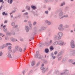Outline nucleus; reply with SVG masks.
<instances>
[{
    "label": "nucleus",
    "mask_w": 75,
    "mask_h": 75,
    "mask_svg": "<svg viewBox=\"0 0 75 75\" xmlns=\"http://www.w3.org/2000/svg\"><path fill=\"white\" fill-rule=\"evenodd\" d=\"M59 59H61V58H59L58 59V60H59Z\"/></svg>",
    "instance_id": "bf43d9fd"
},
{
    "label": "nucleus",
    "mask_w": 75,
    "mask_h": 75,
    "mask_svg": "<svg viewBox=\"0 0 75 75\" xmlns=\"http://www.w3.org/2000/svg\"><path fill=\"white\" fill-rule=\"evenodd\" d=\"M6 27V25H4L3 26V28H4V27Z\"/></svg>",
    "instance_id": "a18cd8bd"
},
{
    "label": "nucleus",
    "mask_w": 75,
    "mask_h": 75,
    "mask_svg": "<svg viewBox=\"0 0 75 75\" xmlns=\"http://www.w3.org/2000/svg\"><path fill=\"white\" fill-rule=\"evenodd\" d=\"M11 17H13V15H12Z\"/></svg>",
    "instance_id": "680f3d73"
},
{
    "label": "nucleus",
    "mask_w": 75,
    "mask_h": 75,
    "mask_svg": "<svg viewBox=\"0 0 75 75\" xmlns=\"http://www.w3.org/2000/svg\"><path fill=\"white\" fill-rule=\"evenodd\" d=\"M31 8H33V9H35L36 8V7L35 6H33V5H32L31 6Z\"/></svg>",
    "instance_id": "ddd939ff"
},
{
    "label": "nucleus",
    "mask_w": 75,
    "mask_h": 75,
    "mask_svg": "<svg viewBox=\"0 0 75 75\" xmlns=\"http://www.w3.org/2000/svg\"><path fill=\"white\" fill-rule=\"evenodd\" d=\"M40 64V62H38L37 64V65H38Z\"/></svg>",
    "instance_id": "2f4dec72"
},
{
    "label": "nucleus",
    "mask_w": 75,
    "mask_h": 75,
    "mask_svg": "<svg viewBox=\"0 0 75 75\" xmlns=\"http://www.w3.org/2000/svg\"><path fill=\"white\" fill-rule=\"evenodd\" d=\"M51 10V8H50L49 9V10Z\"/></svg>",
    "instance_id": "052dcab7"
},
{
    "label": "nucleus",
    "mask_w": 75,
    "mask_h": 75,
    "mask_svg": "<svg viewBox=\"0 0 75 75\" xmlns=\"http://www.w3.org/2000/svg\"><path fill=\"white\" fill-rule=\"evenodd\" d=\"M9 2H10V0H8V3H9Z\"/></svg>",
    "instance_id": "6e6d98bb"
},
{
    "label": "nucleus",
    "mask_w": 75,
    "mask_h": 75,
    "mask_svg": "<svg viewBox=\"0 0 75 75\" xmlns=\"http://www.w3.org/2000/svg\"><path fill=\"white\" fill-rule=\"evenodd\" d=\"M36 24V22H34L33 23V25H35Z\"/></svg>",
    "instance_id": "a19ab883"
},
{
    "label": "nucleus",
    "mask_w": 75,
    "mask_h": 75,
    "mask_svg": "<svg viewBox=\"0 0 75 75\" xmlns=\"http://www.w3.org/2000/svg\"><path fill=\"white\" fill-rule=\"evenodd\" d=\"M1 26L2 27V26H3V24H2V25H1Z\"/></svg>",
    "instance_id": "69168bd1"
},
{
    "label": "nucleus",
    "mask_w": 75,
    "mask_h": 75,
    "mask_svg": "<svg viewBox=\"0 0 75 75\" xmlns=\"http://www.w3.org/2000/svg\"><path fill=\"white\" fill-rule=\"evenodd\" d=\"M11 45V44L10 43H7L6 44L5 47H7V46L8 45Z\"/></svg>",
    "instance_id": "423d86ee"
},
{
    "label": "nucleus",
    "mask_w": 75,
    "mask_h": 75,
    "mask_svg": "<svg viewBox=\"0 0 75 75\" xmlns=\"http://www.w3.org/2000/svg\"><path fill=\"white\" fill-rule=\"evenodd\" d=\"M25 29L27 32H28L29 31V29H28V26H26Z\"/></svg>",
    "instance_id": "6e6552de"
},
{
    "label": "nucleus",
    "mask_w": 75,
    "mask_h": 75,
    "mask_svg": "<svg viewBox=\"0 0 75 75\" xmlns=\"http://www.w3.org/2000/svg\"><path fill=\"white\" fill-rule=\"evenodd\" d=\"M7 38H5V40H7Z\"/></svg>",
    "instance_id": "0e129e2a"
},
{
    "label": "nucleus",
    "mask_w": 75,
    "mask_h": 75,
    "mask_svg": "<svg viewBox=\"0 0 75 75\" xmlns=\"http://www.w3.org/2000/svg\"><path fill=\"white\" fill-rule=\"evenodd\" d=\"M3 30H4V31H5V30H4V29H3Z\"/></svg>",
    "instance_id": "774afa93"
},
{
    "label": "nucleus",
    "mask_w": 75,
    "mask_h": 75,
    "mask_svg": "<svg viewBox=\"0 0 75 75\" xmlns=\"http://www.w3.org/2000/svg\"><path fill=\"white\" fill-rule=\"evenodd\" d=\"M2 7H3V6H1L0 7V10H1V9L2 8Z\"/></svg>",
    "instance_id": "c9c22d12"
},
{
    "label": "nucleus",
    "mask_w": 75,
    "mask_h": 75,
    "mask_svg": "<svg viewBox=\"0 0 75 75\" xmlns=\"http://www.w3.org/2000/svg\"><path fill=\"white\" fill-rule=\"evenodd\" d=\"M71 33H72L73 32V31L72 30H71Z\"/></svg>",
    "instance_id": "4d7b16f0"
},
{
    "label": "nucleus",
    "mask_w": 75,
    "mask_h": 75,
    "mask_svg": "<svg viewBox=\"0 0 75 75\" xmlns=\"http://www.w3.org/2000/svg\"><path fill=\"white\" fill-rule=\"evenodd\" d=\"M52 57L53 58V59H55L56 58L55 56H54V57L52 56Z\"/></svg>",
    "instance_id": "f704fd0d"
},
{
    "label": "nucleus",
    "mask_w": 75,
    "mask_h": 75,
    "mask_svg": "<svg viewBox=\"0 0 75 75\" xmlns=\"http://www.w3.org/2000/svg\"><path fill=\"white\" fill-rule=\"evenodd\" d=\"M24 21L25 22H27V21L26 20H25Z\"/></svg>",
    "instance_id": "8fccbe9b"
},
{
    "label": "nucleus",
    "mask_w": 75,
    "mask_h": 75,
    "mask_svg": "<svg viewBox=\"0 0 75 75\" xmlns=\"http://www.w3.org/2000/svg\"><path fill=\"white\" fill-rule=\"evenodd\" d=\"M67 72H69V71H68L67 70L64 71V72H66V73H67Z\"/></svg>",
    "instance_id": "72a5a7b5"
},
{
    "label": "nucleus",
    "mask_w": 75,
    "mask_h": 75,
    "mask_svg": "<svg viewBox=\"0 0 75 75\" xmlns=\"http://www.w3.org/2000/svg\"><path fill=\"white\" fill-rule=\"evenodd\" d=\"M25 15H28V13L27 12L25 13Z\"/></svg>",
    "instance_id": "58836bf2"
},
{
    "label": "nucleus",
    "mask_w": 75,
    "mask_h": 75,
    "mask_svg": "<svg viewBox=\"0 0 75 75\" xmlns=\"http://www.w3.org/2000/svg\"><path fill=\"white\" fill-rule=\"evenodd\" d=\"M13 2V0H10V2H9L10 4H11Z\"/></svg>",
    "instance_id": "b1692460"
},
{
    "label": "nucleus",
    "mask_w": 75,
    "mask_h": 75,
    "mask_svg": "<svg viewBox=\"0 0 75 75\" xmlns=\"http://www.w3.org/2000/svg\"><path fill=\"white\" fill-rule=\"evenodd\" d=\"M41 69L42 70H43V72H44V69H46V68H44V67H41Z\"/></svg>",
    "instance_id": "4468645a"
},
{
    "label": "nucleus",
    "mask_w": 75,
    "mask_h": 75,
    "mask_svg": "<svg viewBox=\"0 0 75 75\" xmlns=\"http://www.w3.org/2000/svg\"><path fill=\"white\" fill-rule=\"evenodd\" d=\"M68 17V15H67L64 16H63V17Z\"/></svg>",
    "instance_id": "c85d7f7f"
},
{
    "label": "nucleus",
    "mask_w": 75,
    "mask_h": 75,
    "mask_svg": "<svg viewBox=\"0 0 75 75\" xmlns=\"http://www.w3.org/2000/svg\"><path fill=\"white\" fill-rule=\"evenodd\" d=\"M31 25H32L31 24H30L29 26H30V27H31Z\"/></svg>",
    "instance_id": "603ef678"
},
{
    "label": "nucleus",
    "mask_w": 75,
    "mask_h": 75,
    "mask_svg": "<svg viewBox=\"0 0 75 75\" xmlns=\"http://www.w3.org/2000/svg\"><path fill=\"white\" fill-rule=\"evenodd\" d=\"M2 38H1V37H0V40H2Z\"/></svg>",
    "instance_id": "5fc2aeb1"
},
{
    "label": "nucleus",
    "mask_w": 75,
    "mask_h": 75,
    "mask_svg": "<svg viewBox=\"0 0 75 75\" xmlns=\"http://www.w3.org/2000/svg\"><path fill=\"white\" fill-rule=\"evenodd\" d=\"M12 52V51L11 50H10L8 52V58H12V57H11V54L9 53H11Z\"/></svg>",
    "instance_id": "7ed1b4c3"
},
{
    "label": "nucleus",
    "mask_w": 75,
    "mask_h": 75,
    "mask_svg": "<svg viewBox=\"0 0 75 75\" xmlns=\"http://www.w3.org/2000/svg\"><path fill=\"white\" fill-rule=\"evenodd\" d=\"M11 46H9L8 47V50H10V49H11Z\"/></svg>",
    "instance_id": "4be33fe9"
},
{
    "label": "nucleus",
    "mask_w": 75,
    "mask_h": 75,
    "mask_svg": "<svg viewBox=\"0 0 75 75\" xmlns=\"http://www.w3.org/2000/svg\"><path fill=\"white\" fill-rule=\"evenodd\" d=\"M56 74H59V71H56Z\"/></svg>",
    "instance_id": "ea45409f"
},
{
    "label": "nucleus",
    "mask_w": 75,
    "mask_h": 75,
    "mask_svg": "<svg viewBox=\"0 0 75 75\" xmlns=\"http://www.w3.org/2000/svg\"><path fill=\"white\" fill-rule=\"evenodd\" d=\"M7 23V21H4V23Z\"/></svg>",
    "instance_id": "e433bc0d"
},
{
    "label": "nucleus",
    "mask_w": 75,
    "mask_h": 75,
    "mask_svg": "<svg viewBox=\"0 0 75 75\" xmlns=\"http://www.w3.org/2000/svg\"><path fill=\"white\" fill-rule=\"evenodd\" d=\"M28 23H30V21H29Z\"/></svg>",
    "instance_id": "338daca9"
},
{
    "label": "nucleus",
    "mask_w": 75,
    "mask_h": 75,
    "mask_svg": "<svg viewBox=\"0 0 75 75\" xmlns=\"http://www.w3.org/2000/svg\"><path fill=\"white\" fill-rule=\"evenodd\" d=\"M48 13V11H46L45 12V13L46 14H47Z\"/></svg>",
    "instance_id": "4c0bfd02"
},
{
    "label": "nucleus",
    "mask_w": 75,
    "mask_h": 75,
    "mask_svg": "<svg viewBox=\"0 0 75 75\" xmlns=\"http://www.w3.org/2000/svg\"><path fill=\"white\" fill-rule=\"evenodd\" d=\"M44 64H42V67H43V66H44Z\"/></svg>",
    "instance_id": "de8ad7c7"
},
{
    "label": "nucleus",
    "mask_w": 75,
    "mask_h": 75,
    "mask_svg": "<svg viewBox=\"0 0 75 75\" xmlns=\"http://www.w3.org/2000/svg\"><path fill=\"white\" fill-rule=\"evenodd\" d=\"M30 9V7H29V8H28V10H29Z\"/></svg>",
    "instance_id": "09e8293b"
},
{
    "label": "nucleus",
    "mask_w": 75,
    "mask_h": 75,
    "mask_svg": "<svg viewBox=\"0 0 75 75\" xmlns=\"http://www.w3.org/2000/svg\"><path fill=\"white\" fill-rule=\"evenodd\" d=\"M18 26H17V25H16V26H15V27L16 28H17V27H18Z\"/></svg>",
    "instance_id": "13d9d810"
},
{
    "label": "nucleus",
    "mask_w": 75,
    "mask_h": 75,
    "mask_svg": "<svg viewBox=\"0 0 75 75\" xmlns=\"http://www.w3.org/2000/svg\"><path fill=\"white\" fill-rule=\"evenodd\" d=\"M64 44V42L62 41H60L58 42V44L60 45H62Z\"/></svg>",
    "instance_id": "39448f33"
},
{
    "label": "nucleus",
    "mask_w": 75,
    "mask_h": 75,
    "mask_svg": "<svg viewBox=\"0 0 75 75\" xmlns=\"http://www.w3.org/2000/svg\"><path fill=\"white\" fill-rule=\"evenodd\" d=\"M45 51L46 53H48V52H49V50H48V49H46L45 50Z\"/></svg>",
    "instance_id": "f8f14e48"
},
{
    "label": "nucleus",
    "mask_w": 75,
    "mask_h": 75,
    "mask_svg": "<svg viewBox=\"0 0 75 75\" xmlns=\"http://www.w3.org/2000/svg\"><path fill=\"white\" fill-rule=\"evenodd\" d=\"M50 44H52V40H50Z\"/></svg>",
    "instance_id": "a878e982"
},
{
    "label": "nucleus",
    "mask_w": 75,
    "mask_h": 75,
    "mask_svg": "<svg viewBox=\"0 0 75 75\" xmlns=\"http://www.w3.org/2000/svg\"><path fill=\"white\" fill-rule=\"evenodd\" d=\"M45 22L48 24V25L51 24V23H50L49 21H48L47 20Z\"/></svg>",
    "instance_id": "0eeeda50"
},
{
    "label": "nucleus",
    "mask_w": 75,
    "mask_h": 75,
    "mask_svg": "<svg viewBox=\"0 0 75 75\" xmlns=\"http://www.w3.org/2000/svg\"><path fill=\"white\" fill-rule=\"evenodd\" d=\"M73 53H74V54H75V50H74V51H73Z\"/></svg>",
    "instance_id": "864d4df0"
},
{
    "label": "nucleus",
    "mask_w": 75,
    "mask_h": 75,
    "mask_svg": "<svg viewBox=\"0 0 75 75\" xmlns=\"http://www.w3.org/2000/svg\"><path fill=\"white\" fill-rule=\"evenodd\" d=\"M58 29L59 30H60V31L64 30V28L62 27V25H59V26L58 28Z\"/></svg>",
    "instance_id": "20e7f679"
},
{
    "label": "nucleus",
    "mask_w": 75,
    "mask_h": 75,
    "mask_svg": "<svg viewBox=\"0 0 75 75\" xmlns=\"http://www.w3.org/2000/svg\"><path fill=\"white\" fill-rule=\"evenodd\" d=\"M65 3H64L63 4H62L61 5V6H62L63 5H65Z\"/></svg>",
    "instance_id": "c756f323"
},
{
    "label": "nucleus",
    "mask_w": 75,
    "mask_h": 75,
    "mask_svg": "<svg viewBox=\"0 0 75 75\" xmlns=\"http://www.w3.org/2000/svg\"><path fill=\"white\" fill-rule=\"evenodd\" d=\"M32 65L33 66L35 65V62H33L32 63Z\"/></svg>",
    "instance_id": "a211bd4d"
},
{
    "label": "nucleus",
    "mask_w": 75,
    "mask_h": 75,
    "mask_svg": "<svg viewBox=\"0 0 75 75\" xmlns=\"http://www.w3.org/2000/svg\"><path fill=\"white\" fill-rule=\"evenodd\" d=\"M2 35H3V34H2V33H0V36Z\"/></svg>",
    "instance_id": "3c124183"
},
{
    "label": "nucleus",
    "mask_w": 75,
    "mask_h": 75,
    "mask_svg": "<svg viewBox=\"0 0 75 75\" xmlns=\"http://www.w3.org/2000/svg\"><path fill=\"white\" fill-rule=\"evenodd\" d=\"M25 71H23V74H25Z\"/></svg>",
    "instance_id": "79ce46f5"
},
{
    "label": "nucleus",
    "mask_w": 75,
    "mask_h": 75,
    "mask_svg": "<svg viewBox=\"0 0 75 75\" xmlns=\"http://www.w3.org/2000/svg\"><path fill=\"white\" fill-rule=\"evenodd\" d=\"M58 44V42H55L54 43V45H57Z\"/></svg>",
    "instance_id": "dca6fc26"
},
{
    "label": "nucleus",
    "mask_w": 75,
    "mask_h": 75,
    "mask_svg": "<svg viewBox=\"0 0 75 75\" xmlns=\"http://www.w3.org/2000/svg\"><path fill=\"white\" fill-rule=\"evenodd\" d=\"M73 65H75V62L72 63Z\"/></svg>",
    "instance_id": "49530a36"
},
{
    "label": "nucleus",
    "mask_w": 75,
    "mask_h": 75,
    "mask_svg": "<svg viewBox=\"0 0 75 75\" xmlns=\"http://www.w3.org/2000/svg\"><path fill=\"white\" fill-rule=\"evenodd\" d=\"M3 55V52H0V56H1Z\"/></svg>",
    "instance_id": "cd10ccee"
},
{
    "label": "nucleus",
    "mask_w": 75,
    "mask_h": 75,
    "mask_svg": "<svg viewBox=\"0 0 75 75\" xmlns=\"http://www.w3.org/2000/svg\"><path fill=\"white\" fill-rule=\"evenodd\" d=\"M40 55L39 54H36L35 55L36 58H40Z\"/></svg>",
    "instance_id": "9b49d317"
},
{
    "label": "nucleus",
    "mask_w": 75,
    "mask_h": 75,
    "mask_svg": "<svg viewBox=\"0 0 75 75\" xmlns=\"http://www.w3.org/2000/svg\"><path fill=\"white\" fill-rule=\"evenodd\" d=\"M50 51H52V50H54V47H53V46H50Z\"/></svg>",
    "instance_id": "1a4fd4ad"
},
{
    "label": "nucleus",
    "mask_w": 75,
    "mask_h": 75,
    "mask_svg": "<svg viewBox=\"0 0 75 75\" xmlns=\"http://www.w3.org/2000/svg\"><path fill=\"white\" fill-rule=\"evenodd\" d=\"M58 35H55L54 36V39L55 40H59L61 38V37L62 36L63 33L61 32H60L58 33Z\"/></svg>",
    "instance_id": "f257e3e1"
},
{
    "label": "nucleus",
    "mask_w": 75,
    "mask_h": 75,
    "mask_svg": "<svg viewBox=\"0 0 75 75\" xmlns=\"http://www.w3.org/2000/svg\"><path fill=\"white\" fill-rule=\"evenodd\" d=\"M0 2L1 3H2V4H3L4 3V1H3V0H0Z\"/></svg>",
    "instance_id": "aec40b11"
},
{
    "label": "nucleus",
    "mask_w": 75,
    "mask_h": 75,
    "mask_svg": "<svg viewBox=\"0 0 75 75\" xmlns=\"http://www.w3.org/2000/svg\"><path fill=\"white\" fill-rule=\"evenodd\" d=\"M69 61L70 62H73V60H70Z\"/></svg>",
    "instance_id": "473e14b6"
},
{
    "label": "nucleus",
    "mask_w": 75,
    "mask_h": 75,
    "mask_svg": "<svg viewBox=\"0 0 75 75\" xmlns=\"http://www.w3.org/2000/svg\"><path fill=\"white\" fill-rule=\"evenodd\" d=\"M19 50L20 52H22V51H23V50H22V49H21V47H20Z\"/></svg>",
    "instance_id": "6ab92c4d"
},
{
    "label": "nucleus",
    "mask_w": 75,
    "mask_h": 75,
    "mask_svg": "<svg viewBox=\"0 0 75 75\" xmlns=\"http://www.w3.org/2000/svg\"><path fill=\"white\" fill-rule=\"evenodd\" d=\"M11 25L12 26H14V25H15V23H12L11 24Z\"/></svg>",
    "instance_id": "393cba45"
},
{
    "label": "nucleus",
    "mask_w": 75,
    "mask_h": 75,
    "mask_svg": "<svg viewBox=\"0 0 75 75\" xmlns=\"http://www.w3.org/2000/svg\"><path fill=\"white\" fill-rule=\"evenodd\" d=\"M15 49L16 50H18V46H16L15 47Z\"/></svg>",
    "instance_id": "412c9836"
},
{
    "label": "nucleus",
    "mask_w": 75,
    "mask_h": 75,
    "mask_svg": "<svg viewBox=\"0 0 75 75\" xmlns=\"http://www.w3.org/2000/svg\"><path fill=\"white\" fill-rule=\"evenodd\" d=\"M20 40L21 41H23V39H21Z\"/></svg>",
    "instance_id": "37998d69"
},
{
    "label": "nucleus",
    "mask_w": 75,
    "mask_h": 75,
    "mask_svg": "<svg viewBox=\"0 0 75 75\" xmlns=\"http://www.w3.org/2000/svg\"><path fill=\"white\" fill-rule=\"evenodd\" d=\"M70 45L72 48H74L75 47V45L74 44V41L71 40L70 43Z\"/></svg>",
    "instance_id": "f03ea898"
},
{
    "label": "nucleus",
    "mask_w": 75,
    "mask_h": 75,
    "mask_svg": "<svg viewBox=\"0 0 75 75\" xmlns=\"http://www.w3.org/2000/svg\"><path fill=\"white\" fill-rule=\"evenodd\" d=\"M2 14L3 16H4V15H5V16H7L8 13H6V12H4Z\"/></svg>",
    "instance_id": "9d476101"
},
{
    "label": "nucleus",
    "mask_w": 75,
    "mask_h": 75,
    "mask_svg": "<svg viewBox=\"0 0 75 75\" xmlns=\"http://www.w3.org/2000/svg\"><path fill=\"white\" fill-rule=\"evenodd\" d=\"M64 74H65V73H61L60 74V75H64Z\"/></svg>",
    "instance_id": "bb28decb"
},
{
    "label": "nucleus",
    "mask_w": 75,
    "mask_h": 75,
    "mask_svg": "<svg viewBox=\"0 0 75 75\" xmlns=\"http://www.w3.org/2000/svg\"><path fill=\"white\" fill-rule=\"evenodd\" d=\"M11 41H12L14 42V41H16V40H15V39L13 38H11Z\"/></svg>",
    "instance_id": "2eb2a0df"
},
{
    "label": "nucleus",
    "mask_w": 75,
    "mask_h": 75,
    "mask_svg": "<svg viewBox=\"0 0 75 75\" xmlns=\"http://www.w3.org/2000/svg\"><path fill=\"white\" fill-rule=\"evenodd\" d=\"M26 50V49L25 48H24L23 50L24 51H25Z\"/></svg>",
    "instance_id": "c03bdc74"
},
{
    "label": "nucleus",
    "mask_w": 75,
    "mask_h": 75,
    "mask_svg": "<svg viewBox=\"0 0 75 75\" xmlns=\"http://www.w3.org/2000/svg\"><path fill=\"white\" fill-rule=\"evenodd\" d=\"M57 52L56 51V52H54V54L55 55H56V54H57Z\"/></svg>",
    "instance_id": "7c9ffc66"
},
{
    "label": "nucleus",
    "mask_w": 75,
    "mask_h": 75,
    "mask_svg": "<svg viewBox=\"0 0 75 75\" xmlns=\"http://www.w3.org/2000/svg\"><path fill=\"white\" fill-rule=\"evenodd\" d=\"M25 11L23 10L22 11V12H24V11Z\"/></svg>",
    "instance_id": "e2e57ef3"
},
{
    "label": "nucleus",
    "mask_w": 75,
    "mask_h": 75,
    "mask_svg": "<svg viewBox=\"0 0 75 75\" xmlns=\"http://www.w3.org/2000/svg\"><path fill=\"white\" fill-rule=\"evenodd\" d=\"M5 45H4L2 46V48L3 49V48H4V47H5Z\"/></svg>",
    "instance_id": "5701e85b"
},
{
    "label": "nucleus",
    "mask_w": 75,
    "mask_h": 75,
    "mask_svg": "<svg viewBox=\"0 0 75 75\" xmlns=\"http://www.w3.org/2000/svg\"><path fill=\"white\" fill-rule=\"evenodd\" d=\"M62 12H61L59 14V16H60V17L62 16L63 15V14H62Z\"/></svg>",
    "instance_id": "f3484780"
}]
</instances>
